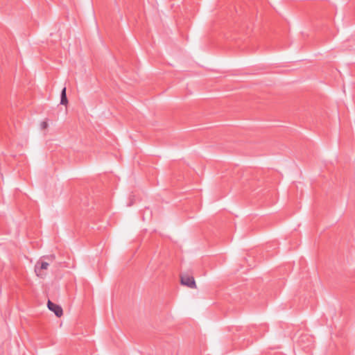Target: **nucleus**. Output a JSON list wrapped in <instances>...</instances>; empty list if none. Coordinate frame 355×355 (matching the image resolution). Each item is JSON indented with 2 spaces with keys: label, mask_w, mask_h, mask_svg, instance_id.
Returning a JSON list of instances; mask_svg holds the SVG:
<instances>
[{
  "label": "nucleus",
  "mask_w": 355,
  "mask_h": 355,
  "mask_svg": "<svg viewBox=\"0 0 355 355\" xmlns=\"http://www.w3.org/2000/svg\"><path fill=\"white\" fill-rule=\"evenodd\" d=\"M180 282L182 285L187 286L191 288H196V284L193 276L183 274L180 275Z\"/></svg>",
  "instance_id": "obj_1"
},
{
  "label": "nucleus",
  "mask_w": 355,
  "mask_h": 355,
  "mask_svg": "<svg viewBox=\"0 0 355 355\" xmlns=\"http://www.w3.org/2000/svg\"><path fill=\"white\" fill-rule=\"evenodd\" d=\"M47 306L49 309L53 311L57 317H60L63 314L62 309L60 306L53 303L51 300H48Z\"/></svg>",
  "instance_id": "obj_2"
},
{
  "label": "nucleus",
  "mask_w": 355,
  "mask_h": 355,
  "mask_svg": "<svg viewBox=\"0 0 355 355\" xmlns=\"http://www.w3.org/2000/svg\"><path fill=\"white\" fill-rule=\"evenodd\" d=\"M49 265V263H47L46 261L37 262V264L35 265V272H37V275H39V272H40L41 270L47 269Z\"/></svg>",
  "instance_id": "obj_3"
},
{
  "label": "nucleus",
  "mask_w": 355,
  "mask_h": 355,
  "mask_svg": "<svg viewBox=\"0 0 355 355\" xmlns=\"http://www.w3.org/2000/svg\"><path fill=\"white\" fill-rule=\"evenodd\" d=\"M68 103V99L67 96V89L64 87L60 94V104L63 105H66Z\"/></svg>",
  "instance_id": "obj_4"
},
{
  "label": "nucleus",
  "mask_w": 355,
  "mask_h": 355,
  "mask_svg": "<svg viewBox=\"0 0 355 355\" xmlns=\"http://www.w3.org/2000/svg\"><path fill=\"white\" fill-rule=\"evenodd\" d=\"M49 126V123L47 121H44L40 123L41 129L44 130L47 128Z\"/></svg>",
  "instance_id": "obj_5"
},
{
  "label": "nucleus",
  "mask_w": 355,
  "mask_h": 355,
  "mask_svg": "<svg viewBox=\"0 0 355 355\" xmlns=\"http://www.w3.org/2000/svg\"><path fill=\"white\" fill-rule=\"evenodd\" d=\"M45 259H48V260H54L55 257L54 254H51L49 256H47L46 257H44Z\"/></svg>",
  "instance_id": "obj_6"
}]
</instances>
